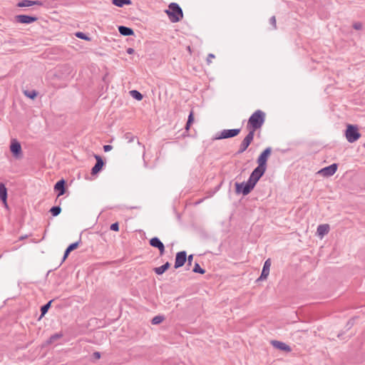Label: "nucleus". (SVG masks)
<instances>
[{
  "instance_id": "obj_1",
  "label": "nucleus",
  "mask_w": 365,
  "mask_h": 365,
  "mask_svg": "<svg viewBox=\"0 0 365 365\" xmlns=\"http://www.w3.org/2000/svg\"><path fill=\"white\" fill-rule=\"evenodd\" d=\"M266 114L261 110H257L249 118L247 123V129L255 133L261 129L265 122Z\"/></svg>"
},
{
  "instance_id": "obj_2",
  "label": "nucleus",
  "mask_w": 365,
  "mask_h": 365,
  "mask_svg": "<svg viewBox=\"0 0 365 365\" xmlns=\"http://www.w3.org/2000/svg\"><path fill=\"white\" fill-rule=\"evenodd\" d=\"M165 13L173 23L180 21L183 17L182 10L176 3H170Z\"/></svg>"
},
{
  "instance_id": "obj_3",
  "label": "nucleus",
  "mask_w": 365,
  "mask_h": 365,
  "mask_svg": "<svg viewBox=\"0 0 365 365\" xmlns=\"http://www.w3.org/2000/svg\"><path fill=\"white\" fill-rule=\"evenodd\" d=\"M345 135L347 141L352 143L361 137V133L359 132L356 125L349 124L346 126Z\"/></svg>"
},
{
  "instance_id": "obj_4",
  "label": "nucleus",
  "mask_w": 365,
  "mask_h": 365,
  "mask_svg": "<svg viewBox=\"0 0 365 365\" xmlns=\"http://www.w3.org/2000/svg\"><path fill=\"white\" fill-rule=\"evenodd\" d=\"M241 131L240 128H235V129H225L221 132L217 133L215 136L213 138V140H221L226 138H234L240 134Z\"/></svg>"
},
{
  "instance_id": "obj_5",
  "label": "nucleus",
  "mask_w": 365,
  "mask_h": 365,
  "mask_svg": "<svg viewBox=\"0 0 365 365\" xmlns=\"http://www.w3.org/2000/svg\"><path fill=\"white\" fill-rule=\"evenodd\" d=\"M272 153V148L267 147L259 155L257 163L258 166L262 167L267 169V163L268 158Z\"/></svg>"
},
{
  "instance_id": "obj_6",
  "label": "nucleus",
  "mask_w": 365,
  "mask_h": 365,
  "mask_svg": "<svg viewBox=\"0 0 365 365\" xmlns=\"http://www.w3.org/2000/svg\"><path fill=\"white\" fill-rule=\"evenodd\" d=\"M235 193L242 194L243 195H247L252 190L251 186L247 182H235Z\"/></svg>"
},
{
  "instance_id": "obj_7",
  "label": "nucleus",
  "mask_w": 365,
  "mask_h": 365,
  "mask_svg": "<svg viewBox=\"0 0 365 365\" xmlns=\"http://www.w3.org/2000/svg\"><path fill=\"white\" fill-rule=\"evenodd\" d=\"M187 260V252L185 251H180L176 254L175 260V269H178L182 267Z\"/></svg>"
},
{
  "instance_id": "obj_8",
  "label": "nucleus",
  "mask_w": 365,
  "mask_h": 365,
  "mask_svg": "<svg viewBox=\"0 0 365 365\" xmlns=\"http://www.w3.org/2000/svg\"><path fill=\"white\" fill-rule=\"evenodd\" d=\"M337 164L333 163L327 167H325L319 171L324 177L332 176L337 170Z\"/></svg>"
},
{
  "instance_id": "obj_9",
  "label": "nucleus",
  "mask_w": 365,
  "mask_h": 365,
  "mask_svg": "<svg viewBox=\"0 0 365 365\" xmlns=\"http://www.w3.org/2000/svg\"><path fill=\"white\" fill-rule=\"evenodd\" d=\"M94 157L96 160V163L95 165L91 169V175H95L98 174L102 170V168L105 164L103 160L102 159V158L100 155H95Z\"/></svg>"
},
{
  "instance_id": "obj_10",
  "label": "nucleus",
  "mask_w": 365,
  "mask_h": 365,
  "mask_svg": "<svg viewBox=\"0 0 365 365\" xmlns=\"http://www.w3.org/2000/svg\"><path fill=\"white\" fill-rule=\"evenodd\" d=\"M149 243L150 246L158 248L159 250L160 256L164 255L165 246L158 237H154L151 238L149 241Z\"/></svg>"
},
{
  "instance_id": "obj_11",
  "label": "nucleus",
  "mask_w": 365,
  "mask_h": 365,
  "mask_svg": "<svg viewBox=\"0 0 365 365\" xmlns=\"http://www.w3.org/2000/svg\"><path fill=\"white\" fill-rule=\"evenodd\" d=\"M271 267V259H267L264 263V266L262 270V273L260 277L258 278L257 280H264L266 279L269 274V269Z\"/></svg>"
},
{
  "instance_id": "obj_12",
  "label": "nucleus",
  "mask_w": 365,
  "mask_h": 365,
  "mask_svg": "<svg viewBox=\"0 0 365 365\" xmlns=\"http://www.w3.org/2000/svg\"><path fill=\"white\" fill-rule=\"evenodd\" d=\"M66 183L65 180L61 179L55 184L54 190L58 192V197L63 195L66 192Z\"/></svg>"
},
{
  "instance_id": "obj_13",
  "label": "nucleus",
  "mask_w": 365,
  "mask_h": 365,
  "mask_svg": "<svg viewBox=\"0 0 365 365\" xmlns=\"http://www.w3.org/2000/svg\"><path fill=\"white\" fill-rule=\"evenodd\" d=\"M271 344L274 348L282 351H284L286 352H290L292 351L291 347L282 341L272 340L271 341Z\"/></svg>"
},
{
  "instance_id": "obj_14",
  "label": "nucleus",
  "mask_w": 365,
  "mask_h": 365,
  "mask_svg": "<svg viewBox=\"0 0 365 365\" xmlns=\"http://www.w3.org/2000/svg\"><path fill=\"white\" fill-rule=\"evenodd\" d=\"M0 200L2 201L4 207L8 208L7 189L4 183H0Z\"/></svg>"
},
{
  "instance_id": "obj_15",
  "label": "nucleus",
  "mask_w": 365,
  "mask_h": 365,
  "mask_svg": "<svg viewBox=\"0 0 365 365\" xmlns=\"http://www.w3.org/2000/svg\"><path fill=\"white\" fill-rule=\"evenodd\" d=\"M10 150L14 155H16V156L19 155L21 150V144L19 142H17L16 140H13L11 141Z\"/></svg>"
},
{
  "instance_id": "obj_16",
  "label": "nucleus",
  "mask_w": 365,
  "mask_h": 365,
  "mask_svg": "<svg viewBox=\"0 0 365 365\" xmlns=\"http://www.w3.org/2000/svg\"><path fill=\"white\" fill-rule=\"evenodd\" d=\"M266 170V168L257 165V167L255 168L252 172L251 175L253 176L255 178L257 179L258 180H259V179L264 174Z\"/></svg>"
},
{
  "instance_id": "obj_17",
  "label": "nucleus",
  "mask_w": 365,
  "mask_h": 365,
  "mask_svg": "<svg viewBox=\"0 0 365 365\" xmlns=\"http://www.w3.org/2000/svg\"><path fill=\"white\" fill-rule=\"evenodd\" d=\"M329 230H330V227L328 224H322V225H319L317 227V232L318 235L320 236L321 237H322L325 235L328 234V232H329Z\"/></svg>"
},
{
  "instance_id": "obj_18",
  "label": "nucleus",
  "mask_w": 365,
  "mask_h": 365,
  "mask_svg": "<svg viewBox=\"0 0 365 365\" xmlns=\"http://www.w3.org/2000/svg\"><path fill=\"white\" fill-rule=\"evenodd\" d=\"M170 267V264L168 262H167L162 266L155 267L154 272L155 274L160 275V274H163L165 271H167Z\"/></svg>"
},
{
  "instance_id": "obj_19",
  "label": "nucleus",
  "mask_w": 365,
  "mask_h": 365,
  "mask_svg": "<svg viewBox=\"0 0 365 365\" xmlns=\"http://www.w3.org/2000/svg\"><path fill=\"white\" fill-rule=\"evenodd\" d=\"M255 136V133L250 130H248L247 135L245 137V138L242 140L241 143L246 145V147H249V145L252 143L253 141Z\"/></svg>"
},
{
  "instance_id": "obj_20",
  "label": "nucleus",
  "mask_w": 365,
  "mask_h": 365,
  "mask_svg": "<svg viewBox=\"0 0 365 365\" xmlns=\"http://www.w3.org/2000/svg\"><path fill=\"white\" fill-rule=\"evenodd\" d=\"M118 31L119 33L123 36H130L133 34L132 29L124 26H120L118 27Z\"/></svg>"
},
{
  "instance_id": "obj_21",
  "label": "nucleus",
  "mask_w": 365,
  "mask_h": 365,
  "mask_svg": "<svg viewBox=\"0 0 365 365\" xmlns=\"http://www.w3.org/2000/svg\"><path fill=\"white\" fill-rule=\"evenodd\" d=\"M24 96L29 98L30 99L34 100L38 96V92L36 90L24 91Z\"/></svg>"
},
{
  "instance_id": "obj_22",
  "label": "nucleus",
  "mask_w": 365,
  "mask_h": 365,
  "mask_svg": "<svg viewBox=\"0 0 365 365\" xmlns=\"http://www.w3.org/2000/svg\"><path fill=\"white\" fill-rule=\"evenodd\" d=\"M113 4L117 6L122 7L124 5H129L131 4L130 0H113Z\"/></svg>"
},
{
  "instance_id": "obj_23",
  "label": "nucleus",
  "mask_w": 365,
  "mask_h": 365,
  "mask_svg": "<svg viewBox=\"0 0 365 365\" xmlns=\"http://www.w3.org/2000/svg\"><path fill=\"white\" fill-rule=\"evenodd\" d=\"M42 6L43 3L40 1H30L24 0V7H29L31 6Z\"/></svg>"
},
{
  "instance_id": "obj_24",
  "label": "nucleus",
  "mask_w": 365,
  "mask_h": 365,
  "mask_svg": "<svg viewBox=\"0 0 365 365\" xmlns=\"http://www.w3.org/2000/svg\"><path fill=\"white\" fill-rule=\"evenodd\" d=\"M130 96L138 100V101H141L143 98V96L142 93H140L138 91H136V90H132L130 91Z\"/></svg>"
},
{
  "instance_id": "obj_25",
  "label": "nucleus",
  "mask_w": 365,
  "mask_h": 365,
  "mask_svg": "<svg viewBox=\"0 0 365 365\" xmlns=\"http://www.w3.org/2000/svg\"><path fill=\"white\" fill-rule=\"evenodd\" d=\"M52 302H53V300H50L48 302H47L46 304L43 305L41 307V317L44 316L47 313L48 310L51 307Z\"/></svg>"
},
{
  "instance_id": "obj_26",
  "label": "nucleus",
  "mask_w": 365,
  "mask_h": 365,
  "mask_svg": "<svg viewBox=\"0 0 365 365\" xmlns=\"http://www.w3.org/2000/svg\"><path fill=\"white\" fill-rule=\"evenodd\" d=\"M192 272L195 273H199L201 274H203L205 273V270L204 269H202L197 262H196L195 264Z\"/></svg>"
},
{
  "instance_id": "obj_27",
  "label": "nucleus",
  "mask_w": 365,
  "mask_h": 365,
  "mask_svg": "<svg viewBox=\"0 0 365 365\" xmlns=\"http://www.w3.org/2000/svg\"><path fill=\"white\" fill-rule=\"evenodd\" d=\"M61 212V208L59 206H53L51 208L50 212L53 217L58 215Z\"/></svg>"
},
{
  "instance_id": "obj_28",
  "label": "nucleus",
  "mask_w": 365,
  "mask_h": 365,
  "mask_svg": "<svg viewBox=\"0 0 365 365\" xmlns=\"http://www.w3.org/2000/svg\"><path fill=\"white\" fill-rule=\"evenodd\" d=\"M37 19L38 18L36 16L24 14V24H31L34 21H36Z\"/></svg>"
},
{
  "instance_id": "obj_29",
  "label": "nucleus",
  "mask_w": 365,
  "mask_h": 365,
  "mask_svg": "<svg viewBox=\"0 0 365 365\" xmlns=\"http://www.w3.org/2000/svg\"><path fill=\"white\" fill-rule=\"evenodd\" d=\"M258 181L259 180L255 178L253 176L250 175L247 182L251 186L252 189L253 190Z\"/></svg>"
},
{
  "instance_id": "obj_30",
  "label": "nucleus",
  "mask_w": 365,
  "mask_h": 365,
  "mask_svg": "<svg viewBox=\"0 0 365 365\" xmlns=\"http://www.w3.org/2000/svg\"><path fill=\"white\" fill-rule=\"evenodd\" d=\"M258 181L259 180L255 178L253 176L250 175L247 182L251 186L252 189L253 190Z\"/></svg>"
},
{
  "instance_id": "obj_31",
  "label": "nucleus",
  "mask_w": 365,
  "mask_h": 365,
  "mask_svg": "<svg viewBox=\"0 0 365 365\" xmlns=\"http://www.w3.org/2000/svg\"><path fill=\"white\" fill-rule=\"evenodd\" d=\"M63 336V334L62 333H56L53 335H51L49 338V340H48V343H53L55 341H56L57 339H61V337Z\"/></svg>"
},
{
  "instance_id": "obj_32",
  "label": "nucleus",
  "mask_w": 365,
  "mask_h": 365,
  "mask_svg": "<svg viewBox=\"0 0 365 365\" xmlns=\"http://www.w3.org/2000/svg\"><path fill=\"white\" fill-rule=\"evenodd\" d=\"M163 319L164 317L163 316L158 315L153 317L151 322L153 324H158L161 323L163 321Z\"/></svg>"
},
{
  "instance_id": "obj_33",
  "label": "nucleus",
  "mask_w": 365,
  "mask_h": 365,
  "mask_svg": "<svg viewBox=\"0 0 365 365\" xmlns=\"http://www.w3.org/2000/svg\"><path fill=\"white\" fill-rule=\"evenodd\" d=\"M80 242H81V240H79L78 242H73V243H71V245H69L68 246V247L66 248V249H68V252H72L73 250H74L76 248H78Z\"/></svg>"
},
{
  "instance_id": "obj_34",
  "label": "nucleus",
  "mask_w": 365,
  "mask_h": 365,
  "mask_svg": "<svg viewBox=\"0 0 365 365\" xmlns=\"http://www.w3.org/2000/svg\"><path fill=\"white\" fill-rule=\"evenodd\" d=\"M136 137L134 136L131 133H126L124 135V138L128 140V143H131L134 140Z\"/></svg>"
},
{
  "instance_id": "obj_35",
  "label": "nucleus",
  "mask_w": 365,
  "mask_h": 365,
  "mask_svg": "<svg viewBox=\"0 0 365 365\" xmlns=\"http://www.w3.org/2000/svg\"><path fill=\"white\" fill-rule=\"evenodd\" d=\"M75 36L79 38L90 41L91 38L84 33L83 32H76L75 34Z\"/></svg>"
},
{
  "instance_id": "obj_36",
  "label": "nucleus",
  "mask_w": 365,
  "mask_h": 365,
  "mask_svg": "<svg viewBox=\"0 0 365 365\" xmlns=\"http://www.w3.org/2000/svg\"><path fill=\"white\" fill-rule=\"evenodd\" d=\"M248 147H246V145L243 144L242 143H240L239 150L237 152V154H242L243 153Z\"/></svg>"
},
{
  "instance_id": "obj_37",
  "label": "nucleus",
  "mask_w": 365,
  "mask_h": 365,
  "mask_svg": "<svg viewBox=\"0 0 365 365\" xmlns=\"http://www.w3.org/2000/svg\"><path fill=\"white\" fill-rule=\"evenodd\" d=\"M269 24L272 25L273 29H277V22H276V18L274 16H272L269 19Z\"/></svg>"
},
{
  "instance_id": "obj_38",
  "label": "nucleus",
  "mask_w": 365,
  "mask_h": 365,
  "mask_svg": "<svg viewBox=\"0 0 365 365\" xmlns=\"http://www.w3.org/2000/svg\"><path fill=\"white\" fill-rule=\"evenodd\" d=\"M110 229L113 231L118 232L119 230V224L118 222L111 224Z\"/></svg>"
},
{
  "instance_id": "obj_39",
  "label": "nucleus",
  "mask_w": 365,
  "mask_h": 365,
  "mask_svg": "<svg viewBox=\"0 0 365 365\" xmlns=\"http://www.w3.org/2000/svg\"><path fill=\"white\" fill-rule=\"evenodd\" d=\"M215 55L212 54V53H209L207 57V59H206V61H207V65H210L211 63H212V60L213 58H215Z\"/></svg>"
},
{
  "instance_id": "obj_40",
  "label": "nucleus",
  "mask_w": 365,
  "mask_h": 365,
  "mask_svg": "<svg viewBox=\"0 0 365 365\" xmlns=\"http://www.w3.org/2000/svg\"><path fill=\"white\" fill-rule=\"evenodd\" d=\"M353 27L356 30H361L362 29V24L361 22H355Z\"/></svg>"
},
{
  "instance_id": "obj_41",
  "label": "nucleus",
  "mask_w": 365,
  "mask_h": 365,
  "mask_svg": "<svg viewBox=\"0 0 365 365\" xmlns=\"http://www.w3.org/2000/svg\"><path fill=\"white\" fill-rule=\"evenodd\" d=\"M193 121H194V115H193V112L191 111L188 115L187 122H188V123H192Z\"/></svg>"
},
{
  "instance_id": "obj_42",
  "label": "nucleus",
  "mask_w": 365,
  "mask_h": 365,
  "mask_svg": "<svg viewBox=\"0 0 365 365\" xmlns=\"http://www.w3.org/2000/svg\"><path fill=\"white\" fill-rule=\"evenodd\" d=\"M16 20L17 22L23 24V14L17 15L16 16Z\"/></svg>"
},
{
  "instance_id": "obj_43",
  "label": "nucleus",
  "mask_w": 365,
  "mask_h": 365,
  "mask_svg": "<svg viewBox=\"0 0 365 365\" xmlns=\"http://www.w3.org/2000/svg\"><path fill=\"white\" fill-rule=\"evenodd\" d=\"M113 148L112 145H106L103 146V150L105 152H108Z\"/></svg>"
},
{
  "instance_id": "obj_44",
  "label": "nucleus",
  "mask_w": 365,
  "mask_h": 365,
  "mask_svg": "<svg viewBox=\"0 0 365 365\" xmlns=\"http://www.w3.org/2000/svg\"><path fill=\"white\" fill-rule=\"evenodd\" d=\"M71 252H68V249H66L65 252H64V255H63V259H62V262L65 261L66 259L68 257V256L69 255Z\"/></svg>"
},
{
  "instance_id": "obj_45",
  "label": "nucleus",
  "mask_w": 365,
  "mask_h": 365,
  "mask_svg": "<svg viewBox=\"0 0 365 365\" xmlns=\"http://www.w3.org/2000/svg\"><path fill=\"white\" fill-rule=\"evenodd\" d=\"M192 259H193V255H190L187 257V264H188V265H191V263H192Z\"/></svg>"
},
{
  "instance_id": "obj_46",
  "label": "nucleus",
  "mask_w": 365,
  "mask_h": 365,
  "mask_svg": "<svg viewBox=\"0 0 365 365\" xmlns=\"http://www.w3.org/2000/svg\"><path fill=\"white\" fill-rule=\"evenodd\" d=\"M133 52H134L133 48L132 47H128V48L127 49V53L128 54H132V53H133Z\"/></svg>"
},
{
  "instance_id": "obj_47",
  "label": "nucleus",
  "mask_w": 365,
  "mask_h": 365,
  "mask_svg": "<svg viewBox=\"0 0 365 365\" xmlns=\"http://www.w3.org/2000/svg\"><path fill=\"white\" fill-rule=\"evenodd\" d=\"M191 125H192V123H188V122H187L186 125H185V130H188L190 129Z\"/></svg>"
},
{
  "instance_id": "obj_48",
  "label": "nucleus",
  "mask_w": 365,
  "mask_h": 365,
  "mask_svg": "<svg viewBox=\"0 0 365 365\" xmlns=\"http://www.w3.org/2000/svg\"><path fill=\"white\" fill-rule=\"evenodd\" d=\"M94 356L96 359H100L101 357V354L99 352H95L94 353Z\"/></svg>"
},
{
  "instance_id": "obj_49",
  "label": "nucleus",
  "mask_w": 365,
  "mask_h": 365,
  "mask_svg": "<svg viewBox=\"0 0 365 365\" xmlns=\"http://www.w3.org/2000/svg\"><path fill=\"white\" fill-rule=\"evenodd\" d=\"M17 6H18L19 7H23V6H24L23 1H19V2L17 4Z\"/></svg>"
},
{
  "instance_id": "obj_50",
  "label": "nucleus",
  "mask_w": 365,
  "mask_h": 365,
  "mask_svg": "<svg viewBox=\"0 0 365 365\" xmlns=\"http://www.w3.org/2000/svg\"><path fill=\"white\" fill-rule=\"evenodd\" d=\"M187 48V50H188L189 53L191 54L192 53L191 47L188 46Z\"/></svg>"
}]
</instances>
